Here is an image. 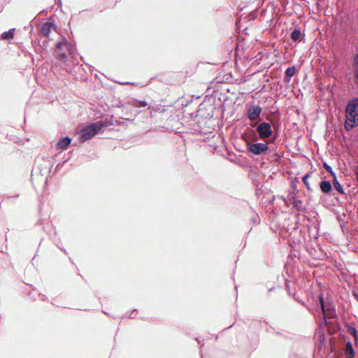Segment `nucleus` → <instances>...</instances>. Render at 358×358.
Masks as SVG:
<instances>
[{
	"instance_id": "obj_10",
	"label": "nucleus",
	"mask_w": 358,
	"mask_h": 358,
	"mask_svg": "<svg viewBox=\"0 0 358 358\" xmlns=\"http://www.w3.org/2000/svg\"><path fill=\"white\" fill-rule=\"evenodd\" d=\"M320 187L323 193L328 194L332 189L331 184L329 181L323 180L320 183Z\"/></svg>"
},
{
	"instance_id": "obj_19",
	"label": "nucleus",
	"mask_w": 358,
	"mask_h": 358,
	"mask_svg": "<svg viewBox=\"0 0 358 358\" xmlns=\"http://www.w3.org/2000/svg\"><path fill=\"white\" fill-rule=\"evenodd\" d=\"M295 73V67L291 66L288 67L285 71V74L287 77L291 78L294 75Z\"/></svg>"
},
{
	"instance_id": "obj_20",
	"label": "nucleus",
	"mask_w": 358,
	"mask_h": 358,
	"mask_svg": "<svg viewBox=\"0 0 358 358\" xmlns=\"http://www.w3.org/2000/svg\"><path fill=\"white\" fill-rule=\"evenodd\" d=\"M137 310L136 308L133 309L131 312H127L122 316V319L123 318H134V316L133 315L134 312L136 311Z\"/></svg>"
},
{
	"instance_id": "obj_2",
	"label": "nucleus",
	"mask_w": 358,
	"mask_h": 358,
	"mask_svg": "<svg viewBox=\"0 0 358 358\" xmlns=\"http://www.w3.org/2000/svg\"><path fill=\"white\" fill-rule=\"evenodd\" d=\"M56 48L57 58L60 62H66L68 55H71L73 59L75 58L74 46L66 38L58 42L56 45Z\"/></svg>"
},
{
	"instance_id": "obj_18",
	"label": "nucleus",
	"mask_w": 358,
	"mask_h": 358,
	"mask_svg": "<svg viewBox=\"0 0 358 358\" xmlns=\"http://www.w3.org/2000/svg\"><path fill=\"white\" fill-rule=\"evenodd\" d=\"M323 166H324V169L331 174V176L333 177V178L336 177V173L333 171L331 166H329L327 163H324Z\"/></svg>"
},
{
	"instance_id": "obj_30",
	"label": "nucleus",
	"mask_w": 358,
	"mask_h": 358,
	"mask_svg": "<svg viewBox=\"0 0 358 358\" xmlns=\"http://www.w3.org/2000/svg\"><path fill=\"white\" fill-rule=\"evenodd\" d=\"M102 312H103L104 314H106V315H108V316H110L109 313H106V312H105V311H103V310Z\"/></svg>"
},
{
	"instance_id": "obj_1",
	"label": "nucleus",
	"mask_w": 358,
	"mask_h": 358,
	"mask_svg": "<svg viewBox=\"0 0 358 358\" xmlns=\"http://www.w3.org/2000/svg\"><path fill=\"white\" fill-rule=\"evenodd\" d=\"M358 126V98L350 100L345 107V128L350 131Z\"/></svg>"
},
{
	"instance_id": "obj_35",
	"label": "nucleus",
	"mask_w": 358,
	"mask_h": 358,
	"mask_svg": "<svg viewBox=\"0 0 358 358\" xmlns=\"http://www.w3.org/2000/svg\"><path fill=\"white\" fill-rule=\"evenodd\" d=\"M113 318L115 319V315L111 316Z\"/></svg>"
},
{
	"instance_id": "obj_8",
	"label": "nucleus",
	"mask_w": 358,
	"mask_h": 358,
	"mask_svg": "<svg viewBox=\"0 0 358 358\" xmlns=\"http://www.w3.org/2000/svg\"><path fill=\"white\" fill-rule=\"evenodd\" d=\"M71 138L69 136H65L59 140V141L57 143L55 147L56 149H66L69 145L71 144Z\"/></svg>"
},
{
	"instance_id": "obj_5",
	"label": "nucleus",
	"mask_w": 358,
	"mask_h": 358,
	"mask_svg": "<svg viewBox=\"0 0 358 358\" xmlns=\"http://www.w3.org/2000/svg\"><path fill=\"white\" fill-rule=\"evenodd\" d=\"M247 148L248 151L254 155H263L268 150V145L264 143L247 142Z\"/></svg>"
},
{
	"instance_id": "obj_25",
	"label": "nucleus",
	"mask_w": 358,
	"mask_h": 358,
	"mask_svg": "<svg viewBox=\"0 0 358 358\" xmlns=\"http://www.w3.org/2000/svg\"><path fill=\"white\" fill-rule=\"evenodd\" d=\"M66 162V161H64V162H60V163H59V164L57 165L56 169L60 168L62 166H63V165L64 164V163H65Z\"/></svg>"
},
{
	"instance_id": "obj_9",
	"label": "nucleus",
	"mask_w": 358,
	"mask_h": 358,
	"mask_svg": "<svg viewBox=\"0 0 358 358\" xmlns=\"http://www.w3.org/2000/svg\"><path fill=\"white\" fill-rule=\"evenodd\" d=\"M53 26L54 23L51 22H45L43 23L41 27L42 34L44 36H48Z\"/></svg>"
},
{
	"instance_id": "obj_13",
	"label": "nucleus",
	"mask_w": 358,
	"mask_h": 358,
	"mask_svg": "<svg viewBox=\"0 0 358 358\" xmlns=\"http://www.w3.org/2000/svg\"><path fill=\"white\" fill-rule=\"evenodd\" d=\"M345 354L346 358H355V350L350 342H348L346 345Z\"/></svg>"
},
{
	"instance_id": "obj_32",
	"label": "nucleus",
	"mask_w": 358,
	"mask_h": 358,
	"mask_svg": "<svg viewBox=\"0 0 358 358\" xmlns=\"http://www.w3.org/2000/svg\"><path fill=\"white\" fill-rule=\"evenodd\" d=\"M52 166H53V164H51L50 168V170H49V173H50V171H51V169H52Z\"/></svg>"
},
{
	"instance_id": "obj_16",
	"label": "nucleus",
	"mask_w": 358,
	"mask_h": 358,
	"mask_svg": "<svg viewBox=\"0 0 358 358\" xmlns=\"http://www.w3.org/2000/svg\"><path fill=\"white\" fill-rule=\"evenodd\" d=\"M353 68L355 70V76L358 78V53H357L353 58Z\"/></svg>"
},
{
	"instance_id": "obj_26",
	"label": "nucleus",
	"mask_w": 358,
	"mask_h": 358,
	"mask_svg": "<svg viewBox=\"0 0 358 358\" xmlns=\"http://www.w3.org/2000/svg\"><path fill=\"white\" fill-rule=\"evenodd\" d=\"M66 162V161H64V162H60V163H59V164L57 165L56 169L60 168L62 166H63V165L64 164V163H65Z\"/></svg>"
},
{
	"instance_id": "obj_14",
	"label": "nucleus",
	"mask_w": 358,
	"mask_h": 358,
	"mask_svg": "<svg viewBox=\"0 0 358 358\" xmlns=\"http://www.w3.org/2000/svg\"><path fill=\"white\" fill-rule=\"evenodd\" d=\"M333 184L334 188L341 194H344V190L341 184L338 181L337 178H334L333 180Z\"/></svg>"
},
{
	"instance_id": "obj_23",
	"label": "nucleus",
	"mask_w": 358,
	"mask_h": 358,
	"mask_svg": "<svg viewBox=\"0 0 358 358\" xmlns=\"http://www.w3.org/2000/svg\"><path fill=\"white\" fill-rule=\"evenodd\" d=\"M39 296H41V300L42 301H47L48 300V297L45 295L39 294Z\"/></svg>"
},
{
	"instance_id": "obj_29",
	"label": "nucleus",
	"mask_w": 358,
	"mask_h": 358,
	"mask_svg": "<svg viewBox=\"0 0 358 358\" xmlns=\"http://www.w3.org/2000/svg\"><path fill=\"white\" fill-rule=\"evenodd\" d=\"M356 176H358V166H357V169H356Z\"/></svg>"
},
{
	"instance_id": "obj_11",
	"label": "nucleus",
	"mask_w": 358,
	"mask_h": 358,
	"mask_svg": "<svg viewBox=\"0 0 358 358\" xmlns=\"http://www.w3.org/2000/svg\"><path fill=\"white\" fill-rule=\"evenodd\" d=\"M15 30V29L13 28V29H10L7 31H4L3 33L1 34V38L4 41L13 39L14 38Z\"/></svg>"
},
{
	"instance_id": "obj_28",
	"label": "nucleus",
	"mask_w": 358,
	"mask_h": 358,
	"mask_svg": "<svg viewBox=\"0 0 358 358\" xmlns=\"http://www.w3.org/2000/svg\"><path fill=\"white\" fill-rule=\"evenodd\" d=\"M354 296H355V299H356L357 300V301H358V293H355V294H354Z\"/></svg>"
},
{
	"instance_id": "obj_22",
	"label": "nucleus",
	"mask_w": 358,
	"mask_h": 358,
	"mask_svg": "<svg viewBox=\"0 0 358 358\" xmlns=\"http://www.w3.org/2000/svg\"><path fill=\"white\" fill-rule=\"evenodd\" d=\"M96 122H101L102 123L103 125V127H108V126H110V125H113V123L112 122V120H103V121H97Z\"/></svg>"
},
{
	"instance_id": "obj_6",
	"label": "nucleus",
	"mask_w": 358,
	"mask_h": 358,
	"mask_svg": "<svg viewBox=\"0 0 358 358\" xmlns=\"http://www.w3.org/2000/svg\"><path fill=\"white\" fill-rule=\"evenodd\" d=\"M257 132L262 140L270 138L272 135V129L270 123L263 122L259 124L257 127Z\"/></svg>"
},
{
	"instance_id": "obj_7",
	"label": "nucleus",
	"mask_w": 358,
	"mask_h": 358,
	"mask_svg": "<svg viewBox=\"0 0 358 358\" xmlns=\"http://www.w3.org/2000/svg\"><path fill=\"white\" fill-rule=\"evenodd\" d=\"M262 108L259 106L252 105L248 109V117L250 120L255 121L259 118L261 113Z\"/></svg>"
},
{
	"instance_id": "obj_15",
	"label": "nucleus",
	"mask_w": 358,
	"mask_h": 358,
	"mask_svg": "<svg viewBox=\"0 0 358 358\" xmlns=\"http://www.w3.org/2000/svg\"><path fill=\"white\" fill-rule=\"evenodd\" d=\"M301 33L300 29H294L291 34V38L293 41H297L300 39Z\"/></svg>"
},
{
	"instance_id": "obj_34",
	"label": "nucleus",
	"mask_w": 358,
	"mask_h": 358,
	"mask_svg": "<svg viewBox=\"0 0 358 358\" xmlns=\"http://www.w3.org/2000/svg\"><path fill=\"white\" fill-rule=\"evenodd\" d=\"M116 122H117V125H119V124H120V122H119V121H117V120L116 121Z\"/></svg>"
},
{
	"instance_id": "obj_21",
	"label": "nucleus",
	"mask_w": 358,
	"mask_h": 358,
	"mask_svg": "<svg viewBox=\"0 0 358 358\" xmlns=\"http://www.w3.org/2000/svg\"><path fill=\"white\" fill-rule=\"evenodd\" d=\"M310 173H307L306 174L303 178H302V181L303 182V184L306 186V187L309 189H310V185H309V183H308V178L310 177Z\"/></svg>"
},
{
	"instance_id": "obj_27",
	"label": "nucleus",
	"mask_w": 358,
	"mask_h": 358,
	"mask_svg": "<svg viewBox=\"0 0 358 358\" xmlns=\"http://www.w3.org/2000/svg\"><path fill=\"white\" fill-rule=\"evenodd\" d=\"M351 334L354 336H357V330L355 329H353L351 331Z\"/></svg>"
},
{
	"instance_id": "obj_4",
	"label": "nucleus",
	"mask_w": 358,
	"mask_h": 358,
	"mask_svg": "<svg viewBox=\"0 0 358 358\" xmlns=\"http://www.w3.org/2000/svg\"><path fill=\"white\" fill-rule=\"evenodd\" d=\"M173 110L172 106H168L166 108L158 107V119L161 120V122H164L160 127L164 128H168L171 122L174 120Z\"/></svg>"
},
{
	"instance_id": "obj_17",
	"label": "nucleus",
	"mask_w": 358,
	"mask_h": 358,
	"mask_svg": "<svg viewBox=\"0 0 358 358\" xmlns=\"http://www.w3.org/2000/svg\"><path fill=\"white\" fill-rule=\"evenodd\" d=\"M132 105L137 108H142L147 106V102L143 100L134 99L132 101Z\"/></svg>"
},
{
	"instance_id": "obj_33",
	"label": "nucleus",
	"mask_w": 358,
	"mask_h": 358,
	"mask_svg": "<svg viewBox=\"0 0 358 358\" xmlns=\"http://www.w3.org/2000/svg\"><path fill=\"white\" fill-rule=\"evenodd\" d=\"M61 250H62V251H64V253H66V254L67 253V252H66V250H64V249H61Z\"/></svg>"
},
{
	"instance_id": "obj_31",
	"label": "nucleus",
	"mask_w": 358,
	"mask_h": 358,
	"mask_svg": "<svg viewBox=\"0 0 358 358\" xmlns=\"http://www.w3.org/2000/svg\"><path fill=\"white\" fill-rule=\"evenodd\" d=\"M57 1H58V3H59V5H61V4H62V0H57Z\"/></svg>"
},
{
	"instance_id": "obj_12",
	"label": "nucleus",
	"mask_w": 358,
	"mask_h": 358,
	"mask_svg": "<svg viewBox=\"0 0 358 358\" xmlns=\"http://www.w3.org/2000/svg\"><path fill=\"white\" fill-rule=\"evenodd\" d=\"M320 306H321V309L322 310V313L324 314V316H326L327 314L329 315L330 317L332 316V314H333V311L331 310L330 309H326V306H325V303H324V298L323 296L321 295L320 296Z\"/></svg>"
},
{
	"instance_id": "obj_24",
	"label": "nucleus",
	"mask_w": 358,
	"mask_h": 358,
	"mask_svg": "<svg viewBox=\"0 0 358 358\" xmlns=\"http://www.w3.org/2000/svg\"><path fill=\"white\" fill-rule=\"evenodd\" d=\"M301 202L300 201L299 202H296V207L297 208V209L299 210H301Z\"/></svg>"
},
{
	"instance_id": "obj_3",
	"label": "nucleus",
	"mask_w": 358,
	"mask_h": 358,
	"mask_svg": "<svg viewBox=\"0 0 358 358\" xmlns=\"http://www.w3.org/2000/svg\"><path fill=\"white\" fill-rule=\"evenodd\" d=\"M103 124L101 122L91 123L83 127L79 133V138L82 142H85L98 134L103 129Z\"/></svg>"
}]
</instances>
